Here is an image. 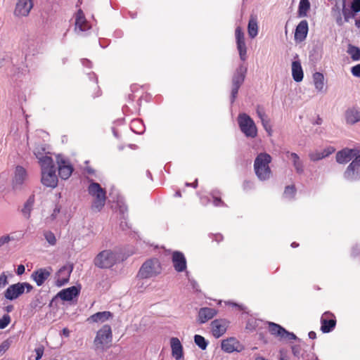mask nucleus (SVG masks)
<instances>
[{"label": "nucleus", "instance_id": "nucleus-1", "mask_svg": "<svg viewBox=\"0 0 360 360\" xmlns=\"http://www.w3.org/2000/svg\"><path fill=\"white\" fill-rule=\"evenodd\" d=\"M271 157L266 153H261L256 157L254 162V169L256 176L260 181L268 180L271 175L269 163Z\"/></svg>", "mask_w": 360, "mask_h": 360}, {"label": "nucleus", "instance_id": "nucleus-2", "mask_svg": "<svg viewBox=\"0 0 360 360\" xmlns=\"http://www.w3.org/2000/svg\"><path fill=\"white\" fill-rule=\"evenodd\" d=\"M89 185L88 186V193L90 195L94 198L91 205V209L94 211L99 212L104 207L106 200V192L105 189L102 188L98 183L94 182L93 180H89Z\"/></svg>", "mask_w": 360, "mask_h": 360}, {"label": "nucleus", "instance_id": "nucleus-3", "mask_svg": "<svg viewBox=\"0 0 360 360\" xmlns=\"http://www.w3.org/2000/svg\"><path fill=\"white\" fill-rule=\"evenodd\" d=\"M119 260L117 252L111 250H104L100 252L94 259V264L99 269H110Z\"/></svg>", "mask_w": 360, "mask_h": 360}, {"label": "nucleus", "instance_id": "nucleus-4", "mask_svg": "<svg viewBox=\"0 0 360 360\" xmlns=\"http://www.w3.org/2000/svg\"><path fill=\"white\" fill-rule=\"evenodd\" d=\"M162 266L157 258L146 260L141 266L137 276L142 279L150 278L161 273Z\"/></svg>", "mask_w": 360, "mask_h": 360}, {"label": "nucleus", "instance_id": "nucleus-5", "mask_svg": "<svg viewBox=\"0 0 360 360\" xmlns=\"http://www.w3.org/2000/svg\"><path fill=\"white\" fill-rule=\"evenodd\" d=\"M239 128L248 138L254 139L257 136V128L254 120L245 112L240 113L237 118Z\"/></svg>", "mask_w": 360, "mask_h": 360}, {"label": "nucleus", "instance_id": "nucleus-6", "mask_svg": "<svg viewBox=\"0 0 360 360\" xmlns=\"http://www.w3.org/2000/svg\"><path fill=\"white\" fill-rule=\"evenodd\" d=\"M246 73L247 67L241 64L236 68L232 76V88L230 98L231 104L235 102L238 93V89L245 81Z\"/></svg>", "mask_w": 360, "mask_h": 360}, {"label": "nucleus", "instance_id": "nucleus-7", "mask_svg": "<svg viewBox=\"0 0 360 360\" xmlns=\"http://www.w3.org/2000/svg\"><path fill=\"white\" fill-rule=\"evenodd\" d=\"M112 340V330L109 325H104L97 331L94 343L97 348L103 349Z\"/></svg>", "mask_w": 360, "mask_h": 360}, {"label": "nucleus", "instance_id": "nucleus-8", "mask_svg": "<svg viewBox=\"0 0 360 360\" xmlns=\"http://www.w3.org/2000/svg\"><path fill=\"white\" fill-rule=\"evenodd\" d=\"M56 162L59 176L64 180L69 179L74 170L70 160L59 154L56 156Z\"/></svg>", "mask_w": 360, "mask_h": 360}, {"label": "nucleus", "instance_id": "nucleus-9", "mask_svg": "<svg viewBox=\"0 0 360 360\" xmlns=\"http://www.w3.org/2000/svg\"><path fill=\"white\" fill-rule=\"evenodd\" d=\"M344 177L348 181H356L360 179V155L348 165L344 173Z\"/></svg>", "mask_w": 360, "mask_h": 360}, {"label": "nucleus", "instance_id": "nucleus-10", "mask_svg": "<svg viewBox=\"0 0 360 360\" xmlns=\"http://www.w3.org/2000/svg\"><path fill=\"white\" fill-rule=\"evenodd\" d=\"M236 46L239 53L240 59L245 61L247 56V46L245 41L244 32L240 27H237L235 30Z\"/></svg>", "mask_w": 360, "mask_h": 360}, {"label": "nucleus", "instance_id": "nucleus-11", "mask_svg": "<svg viewBox=\"0 0 360 360\" xmlns=\"http://www.w3.org/2000/svg\"><path fill=\"white\" fill-rule=\"evenodd\" d=\"M321 330L323 333H328L333 330L336 326L335 315L330 311L324 312L321 317Z\"/></svg>", "mask_w": 360, "mask_h": 360}, {"label": "nucleus", "instance_id": "nucleus-12", "mask_svg": "<svg viewBox=\"0 0 360 360\" xmlns=\"http://www.w3.org/2000/svg\"><path fill=\"white\" fill-rule=\"evenodd\" d=\"M91 27L90 23L86 20L82 9H79L75 14V31L80 34L89 30Z\"/></svg>", "mask_w": 360, "mask_h": 360}, {"label": "nucleus", "instance_id": "nucleus-13", "mask_svg": "<svg viewBox=\"0 0 360 360\" xmlns=\"http://www.w3.org/2000/svg\"><path fill=\"white\" fill-rule=\"evenodd\" d=\"M229 322L226 319H215L211 322V330L212 335L219 338L226 331Z\"/></svg>", "mask_w": 360, "mask_h": 360}, {"label": "nucleus", "instance_id": "nucleus-14", "mask_svg": "<svg viewBox=\"0 0 360 360\" xmlns=\"http://www.w3.org/2000/svg\"><path fill=\"white\" fill-rule=\"evenodd\" d=\"M173 267L176 272L185 271L187 269L186 259L183 252L174 251L172 255Z\"/></svg>", "mask_w": 360, "mask_h": 360}, {"label": "nucleus", "instance_id": "nucleus-15", "mask_svg": "<svg viewBox=\"0 0 360 360\" xmlns=\"http://www.w3.org/2000/svg\"><path fill=\"white\" fill-rule=\"evenodd\" d=\"M33 0H18L14 11L18 17L27 16L33 7Z\"/></svg>", "mask_w": 360, "mask_h": 360}, {"label": "nucleus", "instance_id": "nucleus-16", "mask_svg": "<svg viewBox=\"0 0 360 360\" xmlns=\"http://www.w3.org/2000/svg\"><path fill=\"white\" fill-rule=\"evenodd\" d=\"M41 183L46 187L56 188L58 185V177L56 169L41 172Z\"/></svg>", "mask_w": 360, "mask_h": 360}, {"label": "nucleus", "instance_id": "nucleus-17", "mask_svg": "<svg viewBox=\"0 0 360 360\" xmlns=\"http://www.w3.org/2000/svg\"><path fill=\"white\" fill-rule=\"evenodd\" d=\"M73 270V264H68L62 266L58 271V278L56 281L58 287L65 285L68 283L70 274Z\"/></svg>", "mask_w": 360, "mask_h": 360}, {"label": "nucleus", "instance_id": "nucleus-18", "mask_svg": "<svg viewBox=\"0 0 360 360\" xmlns=\"http://www.w3.org/2000/svg\"><path fill=\"white\" fill-rule=\"evenodd\" d=\"M24 294L22 285L20 282L9 285L4 291V297L6 300H14Z\"/></svg>", "mask_w": 360, "mask_h": 360}, {"label": "nucleus", "instance_id": "nucleus-19", "mask_svg": "<svg viewBox=\"0 0 360 360\" xmlns=\"http://www.w3.org/2000/svg\"><path fill=\"white\" fill-rule=\"evenodd\" d=\"M221 349L225 352L232 353L233 352H240L243 346L235 338H229L221 342Z\"/></svg>", "mask_w": 360, "mask_h": 360}, {"label": "nucleus", "instance_id": "nucleus-20", "mask_svg": "<svg viewBox=\"0 0 360 360\" xmlns=\"http://www.w3.org/2000/svg\"><path fill=\"white\" fill-rule=\"evenodd\" d=\"M51 270V269L50 267L40 268L33 271V273L31 275V278L34 280L37 286H41L50 276Z\"/></svg>", "mask_w": 360, "mask_h": 360}, {"label": "nucleus", "instance_id": "nucleus-21", "mask_svg": "<svg viewBox=\"0 0 360 360\" xmlns=\"http://www.w3.org/2000/svg\"><path fill=\"white\" fill-rule=\"evenodd\" d=\"M345 119L347 124H354L360 121V109L357 107L347 108L345 112Z\"/></svg>", "mask_w": 360, "mask_h": 360}, {"label": "nucleus", "instance_id": "nucleus-22", "mask_svg": "<svg viewBox=\"0 0 360 360\" xmlns=\"http://www.w3.org/2000/svg\"><path fill=\"white\" fill-rule=\"evenodd\" d=\"M217 314V310L210 307H202L198 311V321L200 323H205L212 319Z\"/></svg>", "mask_w": 360, "mask_h": 360}, {"label": "nucleus", "instance_id": "nucleus-23", "mask_svg": "<svg viewBox=\"0 0 360 360\" xmlns=\"http://www.w3.org/2000/svg\"><path fill=\"white\" fill-rule=\"evenodd\" d=\"M26 170L21 166H18L15 168V176L13 180V189H19L26 179Z\"/></svg>", "mask_w": 360, "mask_h": 360}, {"label": "nucleus", "instance_id": "nucleus-24", "mask_svg": "<svg viewBox=\"0 0 360 360\" xmlns=\"http://www.w3.org/2000/svg\"><path fill=\"white\" fill-rule=\"evenodd\" d=\"M356 156V150L345 148L336 154V160L340 164H345L349 162L354 157Z\"/></svg>", "mask_w": 360, "mask_h": 360}, {"label": "nucleus", "instance_id": "nucleus-25", "mask_svg": "<svg viewBox=\"0 0 360 360\" xmlns=\"http://www.w3.org/2000/svg\"><path fill=\"white\" fill-rule=\"evenodd\" d=\"M80 288L71 286L70 288L62 290L58 293V296L64 301H71L74 297L79 295Z\"/></svg>", "mask_w": 360, "mask_h": 360}, {"label": "nucleus", "instance_id": "nucleus-26", "mask_svg": "<svg viewBox=\"0 0 360 360\" xmlns=\"http://www.w3.org/2000/svg\"><path fill=\"white\" fill-rule=\"evenodd\" d=\"M170 345L172 349V356L176 360H179L183 357V346L177 338H172L170 339Z\"/></svg>", "mask_w": 360, "mask_h": 360}, {"label": "nucleus", "instance_id": "nucleus-27", "mask_svg": "<svg viewBox=\"0 0 360 360\" xmlns=\"http://www.w3.org/2000/svg\"><path fill=\"white\" fill-rule=\"evenodd\" d=\"M308 22L306 20L300 22L297 25L295 32V39L300 41L306 39L308 33Z\"/></svg>", "mask_w": 360, "mask_h": 360}, {"label": "nucleus", "instance_id": "nucleus-28", "mask_svg": "<svg viewBox=\"0 0 360 360\" xmlns=\"http://www.w3.org/2000/svg\"><path fill=\"white\" fill-rule=\"evenodd\" d=\"M259 27L257 17L255 15H250L248 25V35L251 39L255 38L258 34Z\"/></svg>", "mask_w": 360, "mask_h": 360}, {"label": "nucleus", "instance_id": "nucleus-29", "mask_svg": "<svg viewBox=\"0 0 360 360\" xmlns=\"http://www.w3.org/2000/svg\"><path fill=\"white\" fill-rule=\"evenodd\" d=\"M292 76L297 82H300L303 79L304 73L299 60H295L292 63Z\"/></svg>", "mask_w": 360, "mask_h": 360}, {"label": "nucleus", "instance_id": "nucleus-30", "mask_svg": "<svg viewBox=\"0 0 360 360\" xmlns=\"http://www.w3.org/2000/svg\"><path fill=\"white\" fill-rule=\"evenodd\" d=\"M286 155L292 160V165L297 173L302 174L304 172V165L299 155L295 153H290L289 151L286 153Z\"/></svg>", "mask_w": 360, "mask_h": 360}, {"label": "nucleus", "instance_id": "nucleus-31", "mask_svg": "<svg viewBox=\"0 0 360 360\" xmlns=\"http://www.w3.org/2000/svg\"><path fill=\"white\" fill-rule=\"evenodd\" d=\"M112 317V314L110 311H99V312H97V313L91 315L89 319L92 322L103 323Z\"/></svg>", "mask_w": 360, "mask_h": 360}, {"label": "nucleus", "instance_id": "nucleus-32", "mask_svg": "<svg viewBox=\"0 0 360 360\" xmlns=\"http://www.w3.org/2000/svg\"><path fill=\"white\" fill-rule=\"evenodd\" d=\"M34 204V195H31L25 202L21 212L26 219H29Z\"/></svg>", "mask_w": 360, "mask_h": 360}, {"label": "nucleus", "instance_id": "nucleus-33", "mask_svg": "<svg viewBox=\"0 0 360 360\" xmlns=\"http://www.w3.org/2000/svg\"><path fill=\"white\" fill-rule=\"evenodd\" d=\"M38 161L41 166V172L50 170L51 169H56L53 160L50 156L46 155L44 157H41Z\"/></svg>", "mask_w": 360, "mask_h": 360}, {"label": "nucleus", "instance_id": "nucleus-34", "mask_svg": "<svg viewBox=\"0 0 360 360\" xmlns=\"http://www.w3.org/2000/svg\"><path fill=\"white\" fill-rule=\"evenodd\" d=\"M313 81L314 87L318 91L322 92L324 91V76L322 73L319 72L314 73Z\"/></svg>", "mask_w": 360, "mask_h": 360}, {"label": "nucleus", "instance_id": "nucleus-35", "mask_svg": "<svg viewBox=\"0 0 360 360\" xmlns=\"http://www.w3.org/2000/svg\"><path fill=\"white\" fill-rule=\"evenodd\" d=\"M285 330L283 327L277 323L273 322L269 323V331L270 333L274 336L278 337L280 339H281V337L283 335Z\"/></svg>", "mask_w": 360, "mask_h": 360}, {"label": "nucleus", "instance_id": "nucleus-36", "mask_svg": "<svg viewBox=\"0 0 360 360\" xmlns=\"http://www.w3.org/2000/svg\"><path fill=\"white\" fill-rule=\"evenodd\" d=\"M130 128L136 134H141L145 131V126L140 119H134L130 124Z\"/></svg>", "mask_w": 360, "mask_h": 360}, {"label": "nucleus", "instance_id": "nucleus-37", "mask_svg": "<svg viewBox=\"0 0 360 360\" xmlns=\"http://www.w3.org/2000/svg\"><path fill=\"white\" fill-rule=\"evenodd\" d=\"M310 8L309 0H300L298 7V13L300 17H305Z\"/></svg>", "mask_w": 360, "mask_h": 360}, {"label": "nucleus", "instance_id": "nucleus-38", "mask_svg": "<svg viewBox=\"0 0 360 360\" xmlns=\"http://www.w3.org/2000/svg\"><path fill=\"white\" fill-rule=\"evenodd\" d=\"M194 342L202 350L206 349L208 345V341L200 335H195L193 337Z\"/></svg>", "mask_w": 360, "mask_h": 360}, {"label": "nucleus", "instance_id": "nucleus-39", "mask_svg": "<svg viewBox=\"0 0 360 360\" xmlns=\"http://www.w3.org/2000/svg\"><path fill=\"white\" fill-rule=\"evenodd\" d=\"M356 13H354L352 8L350 9L346 8V0H342V14L344 15L345 20L348 22L349 19L354 18Z\"/></svg>", "mask_w": 360, "mask_h": 360}, {"label": "nucleus", "instance_id": "nucleus-40", "mask_svg": "<svg viewBox=\"0 0 360 360\" xmlns=\"http://www.w3.org/2000/svg\"><path fill=\"white\" fill-rule=\"evenodd\" d=\"M347 53L349 54V56H351V58L353 60H360V49L359 48L352 46V45H349L348 46Z\"/></svg>", "mask_w": 360, "mask_h": 360}, {"label": "nucleus", "instance_id": "nucleus-41", "mask_svg": "<svg viewBox=\"0 0 360 360\" xmlns=\"http://www.w3.org/2000/svg\"><path fill=\"white\" fill-rule=\"evenodd\" d=\"M211 195L213 198V204L216 207L224 206L225 205L224 202L221 200L220 198V191L218 190H213L211 192Z\"/></svg>", "mask_w": 360, "mask_h": 360}, {"label": "nucleus", "instance_id": "nucleus-42", "mask_svg": "<svg viewBox=\"0 0 360 360\" xmlns=\"http://www.w3.org/2000/svg\"><path fill=\"white\" fill-rule=\"evenodd\" d=\"M44 305V302L42 300V297L39 296L36 297L34 300H32L30 304V307L31 309H36L37 308L40 309Z\"/></svg>", "mask_w": 360, "mask_h": 360}, {"label": "nucleus", "instance_id": "nucleus-43", "mask_svg": "<svg viewBox=\"0 0 360 360\" xmlns=\"http://www.w3.org/2000/svg\"><path fill=\"white\" fill-rule=\"evenodd\" d=\"M296 193V188L295 186H287L285 188V191L283 193V196L285 198L292 199L295 196Z\"/></svg>", "mask_w": 360, "mask_h": 360}, {"label": "nucleus", "instance_id": "nucleus-44", "mask_svg": "<svg viewBox=\"0 0 360 360\" xmlns=\"http://www.w3.org/2000/svg\"><path fill=\"white\" fill-rule=\"evenodd\" d=\"M44 236L46 241L51 245H54L56 243V238L54 233L51 231H46L44 233Z\"/></svg>", "mask_w": 360, "mask_h": 360}, {"label": "nucleus", "instance_id": "nucleus-45", "mask_svg": "<svg viewBox=\"0 0 360 360\" xmlns=\"http://www.w3.org/2000/svg\"><path fill=\"white\" fill-rule=\"evenodd\" d=\"M309 158L311 161L316 162L322 160L324 158V155L322 154V150H316L309 154Z\"/></svg>", "mask_w": 360, "mask_h": 360}, {"label": "nucleus", "instance_id": "nucleus-46", "mask_svg": "<svg viewBox=\"0 0 360 360\" xmlns=\"http://www.w3.org/2000/svg\"><path fill=\"white\" fill-rule=\"evenodd\" d=\"M11 316L8 314H4L1 319H0V329H4L8 326V325L11 322Z\"/></svg>", "mask_w": 360, "mask_h": 360}, {"label": "nucleus", "instance_id": "nucleus-47", "mask_svg": "<svg viewBox=\"0 0 360 360\" xmlns=\"http://www.w3.org/2000/svg\"><path fill=\"white\" fill-rule=\"evenodd\" d=\"M45 147L43 146H38L34 150V154L36 158L39 160L41 157L46 155Z\"/></svg>", "mask_w": 360, "mask_h": 360}, {"label": "nucleus", "instance_id": "nucleus-48", "mask_svg": "<svg viewBox=\"0 0 360 360\" xmlns=\"http://www.w3.org/2000/svg\"><path fill=\"white\" fill-rule=\"evenodd\" d=\"M296 339H297V336L293 333H291V332H289V331L285 330V332L283 333V335L281 337V340H296Z\"/></svg>", "mask_w": 360, "mask_h": 360}, {"label": "nucleus", "instance_id": "nucleus-49", "mask_svg": "<svg viewBox=\"0 0 360 360\" xmlns=\"http://www.w3.org/2000/svg\"><path fill=\"white\" fill-rule=\"evenodd\" d=\"M261 122L264 129L269 133V134H271V127L270 125V122L268 117L264 119L263 120H261Z\"/></svg>", "mask_w": 360, "mask_h": 360}, {"label": "nucleus", "instance_id": "nucleus-50", "mask_svg": "<svg viewBox=\"0 0 360 360\" xmlns=\"http://www.w3.org/2000/svg\"><path fill=\"white\" fill-rule=\"evenodd\" d=\"M8 283L7 276L3 272L0 275V289L4 288Z\"/></svg>", "mask_w": 360, "mask_h": 360}, {"label": "nucleus", "instance_id": "nucleus-51", "mask_svg": "<svg viewBox=\"0 0 360 360\" xmlns=\"http://www.w3.org/2000/svg\"><path fill=\"white\" fill-rule=\"evenodd\" d=\"M351 8L353 9L354 13L360 11V0H353L351 4Z\"/></svg>", "mask_w": 360, "mask_h": 360}, {"label": "nucleus", "instance_id": "nucleus-52", "mask_svg": "<svg viewBox=\"0 0 360 360\" xmlns=\"http://www.w3.org/2000/svg\"><path fill=\"white\" fill-rule=\"evenodd\" d=\"M243 188L245 191H249L254 188V183L250 180L244 181Z\"/></svg>", "mask_w": 360, "mask_h": 360}, {"label": "nucleus", "instance_id": "nucleus-53", "mask_svg": "<svg viewBox=\"0 0 360 360\" xmlns=\"http://www.w3.org/2000/svg\"><path fill=\"white\" fill-rule=\"evenodd\" d=\"M256 112L257 116L259 117L261 120H263L264 119L268 117L263 108H260L259 106L257 108Z\"/></svg>", "mask_w": 360, "mask_h": 360}, {"label": "nucleus", "instance_id": "nucleus-54", "mask_svg": "<svg viewBox=\"0 0 360 360\" xmlns=\"http://www.w3.org/2000/svg\"><path fill=\"white\" fill-rule=\"evenodd\" d=\"M15 238H11L8 235L3 236L0 237V247L6 243H8L11 240H13Z\"/></svg>", "mask_w": 360, "mask_h": 360}, {"label": "nucleus", "instance_id": "nucleus-55", "mask_svg": "<svg viewBox=\"0 0 360 360\" xmlns=\"http://www.w3.org/2000/svg\"><path fill=\"white\" fill-rule=\"evenodd\" d=\"M335 152V148L332 146L327 147L322 150V154L326 158Z\"/></svg>", "mask_w": 360, "mask_h": 360}, {"label": "nucleus", "instance_id": "nucleus-56", "mask_svg": "<svg viewBox=\"0 0 360 360\" xmlns=\"http://www.w3.org/2000/svg\"><path fill=\"white\" fill-rule=\"evenodd\" d=\"M351 72L354 76L356 77H360V63L353 66L352 68Z\"/></svg>", "mask_w": 360, "mask_h": 360}, {"label": "nucleus", "instance_id": "nucleus-57", "mask_svg": "<svg viewBox=\"0 0 360 360\" xmlns=\"http://www.w3.org/2000/svg\"><path fill=\"white\" fill-rule=\"evenodd\" d=\"M20 283L22 285L24 292H26L27 293H28L32 290L33 286L30 283L27 282H22Z\"/></svg>", "mask_w": 360, "mask_h": 360}, {"label": "nucleus", "instance_id": "nucleus-58", "mask_svg": "<svg viewBox=\"0 0 360 360\" xmlns=\"http://www.w3.org/2000/svg\"><path fill=\"white\" fill-rule=\"evenodd\" d=\"M292 352L295 356L300 357L301 354V347L300 345H293L292 347Z\"/></svg>", "mask_w": 360, "mask_h": 360}, {"label": "nucleus", "instance_id": "nucleus-59", "mask_svg": "<svg viewBox=\"0 0 360 360\" xmlns=\"http://www.w3.org/2000/svg\"><path fill=\"white\" fill-rule=\"evenodd\" d=\"M210 238H212L213 240H214L215 241L217 242H220L221 240H223L224 239V237L221 234V233H210L209 235Z\"/></svg>", "mask_w": 360, "mask_h": 360}, {"label": "nucleus", "instance_id": "nucleus-60", "mask_svg": "<svg viewBox=\"0 0 360 360\" xmlns=\"http://www.w3.org/2000/svg\"><path fill=\"white\" fill-rule=\"evenodd\" d=\"M36 352V360H39L44 354V347H39L35 349Z\"/></svg>", "mask_w": 360, "mask_h": 360}, {"label": "nucleus", "instance_id": "nucleus-61", "mask_svg": "<svg viewBox=\"0 0 360 360\" xmlns=\"http://www.w3.org/2000/svg\"><path fill=\"white\" fill-rule=\"evenodd\" d=\"M81 63L83 66L87 67L89 68H91L93 67L92 62L86 58H82L81 59Z\"/></svg>", "mask_w": 360, "mask_h": 360}, {"label": "nucleus", "instance_id": "nucleus-62", "mask_svg": "<svg viewBox=\"0 0 360 360\" xmlns=\"http://www.w3.org/2000/svg\"><path fill=\"white\" fill-rule=\"evenodd\" d=\"M302 357L304 360H317V357L315 356L314 354H309L307 355H304V354H301Z\"/></svg>", "mask_w": 360, "mask_h": 360}, {"label": "nucleus", "instance_id": "nucleus-63", "mask_svg": "<svg viewBox=\"0 0 360 360\" xmlns=\"http://www.w3.org/2000/svg\"><path fill=\"white\" fill-rule=\"evenodd\" d=\"M8 348V343L7 342H4L0 345V355L4 353Z\"/></svg>", "mask_w": 360, "mask_h": 360}, {"label": "nucleus", "instance_id": "nucleus-64", "mask_svg": "<svg viewBox=\"0 0 360 360\" xmlns=\"http://www.w3.org/2000/svg\"><path fill=\"white\" fill-rule=\"evenodd\" d=\"M25 266L22 264H20L18 266V268L16 270V274L18 276H21L22 274H23L25 273Z\"/></svg>", "mask_w": 360, "mask_h": 360}]
</instances>
